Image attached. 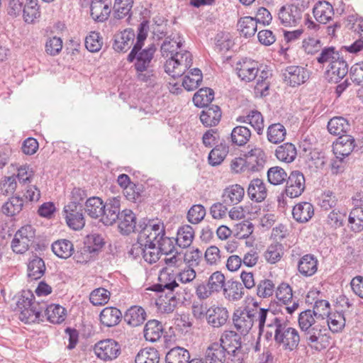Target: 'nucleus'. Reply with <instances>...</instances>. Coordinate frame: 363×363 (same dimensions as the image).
I'll list each match as a JSON object with an SVG mask.
<instances>
[{
	"label": "nucleus",
	"instance_id": "24",
	"mask_svg": "<svg viewBox=\"0 0 363 363\" xmlns=\"http://www.w3.org/2000/svg\"><path fill=\"white\" fill-rule=\"evenodd\" d=\"M228 318V311L224 307L212 306L208 308L206 317L208 323L213 328H220L225 324Z\"/></svg>",
	"mask_w": 363,
	"mask_h": 363
},
{
	"label": "nucleus",
	"instance_id": "49",
	"mask_svg": "<svg viewBox=\"0 0 363 363\" xmlns=\"http://www.w3.org/2000/svg\"><path fill=\"white\" fill-rule=\"evenodd\" d=\"M202 79L201 71L198 68H194L184 77L182 85L186 90L194 91L199 86Z\"/></svg>",
	"mask_w": 363,
	"mask_h": 363
},
{
	"label": "nucleus",
	"instance_id": "17",
	"mask_svg": "<svg viewBox=\"0 0 363 363\" xmlns=\"http://www.w3.org/2000/svg\"><path fill=\"white\" fill-rule=\"evenodd\" d=\"M248 310L249 306H246L243 309L236 310L233 314L234 326L242 335H247L253 327Z\"/></svg>",
	"mask_w": 363,
	"mask_h": 363
},
{
	"label": "nucleus",
	"instance_id": "32",
	"mask_svg": "<svg viewBox=\"0 0 363 363\" xmlns=\"http://www.w3.org/2000/svg\"><path fill=\"white\" fill-rule=\"evenodd\" d=\"M145 311L141 307L134 306L127 310L124 315L125 321L132 327L142 325L146 320Z\"/></svg>",
	"mask_w": 363,
	"mask_h": 363
},
{
	"label": "nucleus",
	"instance_id": "5",
	"mask_svg": "<svg viewBox=\"0 0 363 363\" xmlns=\"http://www.w3.org/2000/svg\"><path fill=\"white\" fill-rule=\"evenodd\" d=\"M300 342V335L296 328L288 327L286 323L284 325L279 324L277 327L275 342L282 346L284 350L293 351L298 347Z\"/></svg>",
	"mask_w": 363,
	"mask_h": 363
},
{
	"label": "nucleus",
	"instance_id": "23",
	"mask_svg": "<svg viewBox=\"0 0 363 363\" xmlns=\"http://www.w3.org/2000/svg\"><path fill=\"white\" fill-rule=\"evenodd\" d=\"M240 336L233 331H227L222 335L218 344H222V347L226 349L228 354L230 353H238L241 349V341Z\"/></svg>",
	"mask_w": 363,
	"mask_h": 363
},
{
	"label": "nucleus",
	"instance_id": "10",
	"mask_svg": "<svg viewBox=\"0 0 363 363\" xmlns=\"http://www.w3.org/2000/svg\"><path fill=\"white\" fill-rule=\"evenodd\" d=\"M302 13V10L298 6L290 4L281 7L278 17L283 26H296L301 23Z\"/></svg>",
	"mask_w": 363,
	"mask_h": 363
},
{
	"label": "nucleus",
	"instance_id": "46",
	"mask_svg": "<svg viewBox=\"0 0 363 363\" xmlns=\"http://www.w3.org/2000/svg\"><path fill=\"white\" fill-rule=\"evenodd\" d=\"M104 208L105 204L99 197H91L85 203V211L93 218H101Z\"/></svg>",
	"mask_w": 363,
	"mask_h": 363
},
{
	"label": "nucleus",
	"instance_id": "31",
	"mask_svg": "<svg viewBox=\"0 0 363 363\" xmlns=\"http://www.w3.org/2000/svg\"><path fill=\"white\" fill-rule=\"evenodd\" d=\"M318 269V260L313 255L303 256L298 262V270L304 277L313 275Z\"/></svg>",
	"mask_w": 363,
	"mask_h": 363
},
{
	"label": "nucleus",
	"instance_id": "52",
	"mask_svg": "<svg viewBox=\"0 0 363 363\" xmlns=\"http://www.w3.org/2000/svg\"><path fill=\"white\" fill-rule=\"evenodd\" d=\"M329 330L333 333H341L345 327L346 319L342 312L331 313L327 317Z\"/></svg>",
	"mask_w": 363,
	"mask_h": 363
},
{
	"label": "nucleus",
	"instance_id": "44",
	"mask_svg": "<svg viewBox=\"0 0 363 363\" xmlns=\"http://www.w3.org/2000/svg\"><path fill=\"white\" fill-rule=\"evenodd\" d=\"M194 237V230L189 225H184L177 230L176 243L182 248H186L191 245Z\"/></svg>",
	"mask_w": 363,
	"mask_h": 363
},
{
	"label": "nucleus",
	"instance_id": "61",
	"mask_svg": "<svg viewBox=\"0 0 363 363\" xmlns=\"http://www.w3.org/2000/svg\"><path fill=\"white\" fill-rule=\"evenodd\" d=\"M315 313L312 310L308 309L302 311L298 315V325L302 332H305L311 328L318 325L315 321Z\"/></svg>",
	"mask_w": 363,
	"mask_h": 363
},
{
	"label": "nucleus",
	"instance_id": "62",
	"mask_svg": "<svg viewBox=\"0 0 363 363\" xmlns=\"http://www.w3.org/2000/svg\"><path fill=\"white\" fill-rule=\"evenodd\" d=\"M133 0H116L114 16L121 19L129 15L133 7Z\"/></svg>",
	"mask_w": 363,
	"mask_h": 363
},
{
	"label": "nucleus",
	"instance_id": "7",
	"mask_svg": "<svg viewBox=\"0 0 363 363\" xmlns=\"http://www.w3.org/2000/svg\"><path fill=\"white\" fill-rule=\"evenodd\" d=\"M84 206L82 203L69 202L64 208L65 220L67 225L74 230H79L85 225L84 216Z\"/></svg>",
	"mask_w": 363,
	"mask_h": 363
},
{
	"label": "nucleus",
	"instance_id": "33",
	"mask_svg": "<svg viewBox=\"0 0 363 363\" xmlns=\"http://www.w3.org/2000/svg\"><path fill=\"white\" fill-rule=\"evenodd\" d=\"M292 214L296 221L306 223L314 214L313 206L308 202L299 203L294 207Z\"/></svg>",
	"mask_w": 363,
	"mask_h": 363
},
{
	"label": "nucleus",
	"instance_id": "22",
	"mask_svg": "<svg viewBox=\"0 0 363 363\" xmlns=\"http://www.w3.org/2000/svg\"><path fill=\"white\" fill-rule=\"evenodd\" d=\"M355 147V140L350 135H345L339 137L335 146L333 151L335 157H345L351 154Z\"/></svg>",
	"mask_w": 363,
	"mask_h": 363
},
{
	"label": "nucleus",
	"instance_id": "56",
	"mask_svg": "<svg viewBox=\"0 0 363 363\" xmlns=\"http://www.w3.org/2000/svg\"><path fill=\"white\" fill-rule=\"evenodd\" d=\"M214 99V91L212 89L205 87L200 89L193 97V102L197 107H206Z\"/></svg>",
	"mask_w": 363,
	"mask_h": 363
},
{
	"label": "nucleus",
	"instance_id": "58",
	"mask_svg": "<svg viewBox=\"0 0 363 363\" xmlns=\"http://www.w3.org/2000/svg\"><path fill=\"white\" fill-rule=\"evenodd\" d=\"M347 214L345 211L333 209L326 218V223L333 229H337L342 227L346 221Z\"/></svg>",
	"mask_w": 363,
	"mask_h": 363
},
{
	"label": "nucleus",
	"instance_id": "57",
	"mask_svg": "<svg viewBox=\"0 0 363 363\" xmlns=\"http://www.w3.org/2000/svg\"><path fill=\"white\" fill-rule=\"evenodd\" d=\"M240 33L245 37L253 36L257 30V23L251 16L241 18L238 23Z\"/></svg>",
	"mask_w": 363,
	"mask_h": 363
},
{
	"label": "nucleus",
	"instance_id": "63",
	"mask_svg": "<svg viewBox=\"0 0 363 363\" xmlns=\"http://www.w3.org/2000/svg\"><path fill=\"white\" fill-rule=\"evenodd\" d=\"M206 213V211L203 206L195 204L188 211L186 218L191 224H198L203 220Z\"/></svg>",
	"mask_w": 363,
	"mask_h": 363
},
{
	"label": "nucleus",
	"instance_id": "38",
	"mask_svg": "<svg viewBox=\"0 0 363 363\" xmlns=\"http://www.w3.org/2000/svg\"><path fill=\"white\" fill-rule=\"evenodd\" d=\"M21 15L26 23H33L40 16L38 0H26Z\"/></svg>",
	"mask_w": 363,
	"mask_h": 363
},
{
	"label": "nucleus",
	"instance_id": "2",
	"mask_svg": "<svg viewBox=\"0 0 363 363\" xmlns=\"http://www.w3.org/2000/svg\"><path fill=\"white\" fill-rule=\"evenodd\" d=\"M182 38L177 34L167 37L161 45L162 56L167 58L164 64V71L173 78L182 76L192 64V55L183 50Z\"/></svg>",
	"mask_w": 363,
	"mask_h": 363
},
{
	"label": "nucleus",
	"instance_id": "41",
	"mask_svg": "<svg viewBox=\"0 0 363 363\" xmlns=\"http://www.w3.org/2000/svg\"><path fill=\"white\" fill-rule=\"evenodd\" d=\"M251 138L250 130L243 125L235 127L230 133V142L237 146H243L247 143Z\"/></svg>",
	"mask_w": 363,
	"mask_h": 363
},
{
	"label": "nucleus",
	"instance_id": "18",
	"mask_svg": "<svg viewBox=\"0 0 363 363\" xmlns=\"http://www.w3.org/2000/svg\"><path fill=\"white\" fill-rule=\"evenodd\" d=\"M276 296L277 299L284 304V309L289 313L292 314L298 307V303L294 301L292 306H289L293 298L292 289L286 283H281L277 289Z\"/></svg>",
	"mask_w": 363,
	"mask_h": 363
},
{
	"label": "nucleus",
	"instance_id": "55",
	"mask_svg": "<svg viewBox=\"0 0 363 363\" xmlns=\"http://www.w3.org/2000/svg\"><path fill=\"white\" fill-rule=\"evenodd\" d=\"M286 321L280 317L275 316L273 312L269 316L267 323H265L264 331L262 334L266 340H270L272 338L275 340V335L277 333V327L279 324L284 325Z\"/></svg>",
	"mask_w": 363,
	"mask_h": 363
},
{
	"label": "nucleus",
	"instance_id": "42",
	"mask_svg": "<svg viewBox=\"0 0 363 363\" xmlns=\"http://www.w3.org/2000/svg\"><path fill=\"white\" fill-rule=\"evenodd\" d=\"M45 271V265L43 259L34 256L28 264V277L30 281L41 278Z\"/></svg>",
	"mask_w": 363,
	"mask_h": 363
},
{
	"label": "nucleus",
	"instance_id": "60",
	"mask_svg": "<svg viewBox=\"0 0 363 363\" xmlns=\"http://www.w3.org/2000/svg\"><path fill=\"white\" fill-rule=\"evenodd\" d=\"M341 56V53L336 50L335 48L325 47L323 49L321 48L320 53L316 57V60L319 64L329 62L331 65L332 62L339 60Z\"/></svg>",
	"mask_w": 363,
	"mask_h": 363
},
{
	"label": "nucleus",
	"instance_id": "51",
	"mask_svg": "<svg viewBox=\"0 0 363 363\" xmlns=\"http://www.w3.org/2000/svg\"><path fill=\"white\" fill-rule=\"evenodd\" d=\"M45 315L48 320L54 324H60L62 323L66 317V310L60 305L52 304L45 306Z\"/></svg>",
	"mask_w": 363,
	"mask_h": 363
},
{
	"label": "nucleus",
	"instance_id": "4",
	"mask_svg": "<svg viewBox=\"0 0 363 363\" xmlns=\"http://www.w3.org/2000/svg\"><path fill=\"white\" fill-rule=\"evenodd\" d=\"M138 240L146 243L157 245L163 235L165 229L163 223L159 220L143 218L138 223Z\"/></svg>",
	"mask_w": 363,
	"mask_h": 363
},
{
	"label": "nucleus",
	"instance_id": "19",
	"mask_svg": "<svg viewBox=\"0 0 363 363\" xmlns=\"http://www.w3.org/2000/svg\"><path fill=\"white\" fill-rule=\"evenodd\" d=\"M121 212L120 200L113 198L105 203L104 211L100 220L105 225H111L118 220Z\"/></svg>",
	"mask_w": 363,
	"mask_h": 363
},
{
	"label": "nucleus",
	"instance_id": "20",
	"mask_svg": "<svg viewBox=\"0 0 363 363\" xmlns=\"http://www.w3.org/2000/svg\"><path fill=\"white\" fill-rule=\"evenodd\" d=\"M245 189L240 184H232L224 189L222 201L228 206L237 205L243 199Z\"/></svg>",
	"mask_w": 363,
	"mask_h": 363
},
{
	"label": "nucleus",
	"instance_id": "26",
	"mask_svg": "<svg viewBox=\"0 0 363 363\" xmlns=\"http://www.w3.org/2000/svg\"><path fill=\"white\" fill-rule=\"evenodd\" d=\"M328 329L319 323L307 330L304 333V337L309 346L319 349L318 345L326 335Z\"/></svg>",
	"mask_w": 363,
	"mask_h": 363
},
{
	"label": "nucleus",
	"instance_id": "35",
	"mask_svg": "<svg viewBox=\"0 0 363 363\" xmlns=\"http://www.w3.org/2000/svg\"><path fill=\"white\" fill-rule=\"evenodd\" d=\"M100 321L106 327H113L119 323L122 318V313L119 309L115 307H106L100 313Z\"/></svg>",
	"mask_w": 363,
	"mask_h": 363
},
{
	"label": "nucleus",
	"instance_id": "43",
	"mask_svg": "<svg viewBox=\"0 0 363 363\" xmlns=\"http://www.w3.org/2000/svg\"><path fill=\"white\" fill-rule=\"evenodd\" d=\"M237 121L242 123H247L254 128L257 134L262 133L264 129V119L260 112L253 110L251 111L246 116H240Z\"/></svg>",
	"mask_w": 363,
	"mask_h": 363
},
{
	"label": "nucleus",
	"instance_id": "47",
	"mask_svg": "<svg viewBox=\"0 0 363 363\" xmlns=\"http://www.w3.org/2000/svg\"><path fill=\"white\" fill-rule=\"evenodd\" d=\"M229 152V147L226 143H220L216 145L208 155V162L211 166H218L222 163Z\"/></svg>",
	"mask_w": 363,
	"mask_h": 363
},
{
	"label": "nucleus",
	"instance_id": "8",
	"mask_svg": "<svg viewBox=\"0 0 363 363\" xmlns=\"http://www.w3.org/2000/svg\"><path fill=\"white\" fill-rule=\"evenodd\" d=\"M96 355L102 360L110 361L116 359L121 352L120 345L112 339L97 342L94 348Z\"/></svg>",
	"mask_w": 363,
	"mask_h": 363
},
{
	"label": "nucleus",
	"instance_id": "39",
	"mask_svg": "<svg viewBox=\"0 0 363 363\" xmlns=\"http://www.w3.org/2000/svg\"><path fill=\"white\" fill-rule=\"evenodd\" d=\"M46 306L45 303H36L33 304L30 307L21 311L19 315L21 320L25 323H32L38 320L41 315L42 312L45 310Z\"/></svg>",
	"mask_w": 363,
	"mask_h": 363
},
{
	"label": "nucleus",
	"instance_id": "36",
	"mask_svg": "<svg viewBox=\"0 0 363 363\" xmlns=\"http://www.w3.org/2000/svg\"><path fill=\"white\" fill-rule=\"evenodd\" d=\"M91 16L95 21H106L111 13V6L104 4L101 0H92L90 6Z\"/></svg>",
	"mask_w": 363,
	"mask_h": 363
},
{
	"label": "nucleus",
	"instance_id": "27",
	"mask_svg": "<svg viewBox=\"0 0 363 363\" xmlns=\"http://www.w3.org/2000/svg\"><path fill=\"white\" fill-rule=\"evenodd\" d=\"M135 33L132 29H125L114 35L113 48L116 52H125L130 48Z\"/></svg>",
	"mask_w": 363,
	"mask_h": 363
},
{
	"label": "nucleus",
	"instance_id": "37",
	"mask_svg": "<svg viewBox=\"0 0 363 363\" xmlns=\"http://www.w3.org/2000/svg\"><path fill=\"white\" fill-rule=\"evenodd\" d=\"M144 337L147 341L155 342L160 339L163 334V326L157 320L147 322L144 328Z\"/></svg>",
	"mask_w": 363,
	"mask_h": 363
},
{
	"label": "nucleus",
	"instance_id": "48",
	"mask_svg": "<svg viewBox=\"0 0 363 363\" xmlns=\"http://www.w3.org/2000/svg\"><path fill=\"white\" fill-rule=\"evenodd\" d=\"M52 250L58 257L67 259L72 255L74 246L68 240H59L52 243Z\"/></svg>",
	"mask_w": 363,
	"mask_h": 363
},
{
	"label": "nucleus",
	"instance_id": "64",
	"mask_svg": "<svg viewBox=\"0 0 363 363\" xmlns=\"http://www.w3.org/2000/svg\"><path fill=\"white\" fill-rule=\"evenodd\" d=\"M110 295V292L104 288H98L91 291L89 300L94 306H101L108 303Z\"/></svg>",
	"mask_w": 363,
	"mask_h": 363
},
{
	"label": "nucleus",
	"instance_id": "9",
	"mask_svg": "<svg viewBox=\"0 0 363 363\" xmlns=\"http://www.w3.org/2000/svg\"><path fill=\"white\" fill-rule=\"evenodd\" d=\"M235 70L242 81L250 82L258 76L259 68L257 62L249 58H242L237 62Z\"/></svg>",
	"mask_w": 363,
	"mask_h": 363
},
{
	"label": "nucleus",
	"instance_id": "6",
	"mask_svg": "<svg viewBox=\"0 0 363 363\" xmlns=\"http://www.w3.org/2000/svg\"><path fill=\"white\" fill-rule=\"evenodd\" d=\"M35 238V229L30 225L21 228L15 234L11 242L14 252L23 254L31 246Z\"/></svg>",
	"mask_w": 363,
	"mask_h": 363
},
{
	"label": "nucleus",
	"instance_id": "1",
	"mask_svg": "<svg viewBox=\"0 0 363 363\" xmlns=\"http://www.w3.org/2000/svg\"><path fill=\"white\" fill-rule=\"evenodd\" d=\"M147 22H142L139 25L137 41L127 57L129 62H134L137 79L143 82H150L154 76L153 70L150 68L152 66V60L157 50L155 44L142 49L147 35Z\"/></svg>",
	"mask_w": 363,
	"mask_h": 363
},
{
	"label": "nucleus",
	"instance_id": "40",
	"mask_svg": "<svg viewBox=\"0 0 363 363\" xmlns=\"http://www.w3.org/2000/svg\"><path fill=\"white\" fill-rule=\"evenodd\" d=\"M245 294L242 284L238 281H228L226 286L223 289V295L225 298L230 301L240 300Z\"/></svg>",
	"mask_w": 363,
	"mask_h": 363
},
{
	"label": "nucleus",
	"instance_id": "45",
	"mask_svg": "<svg viewBox=\"0 0 363 363\" xmlns=\"http://www.w3.org/2000/svg\"><path fill=\"white\" fill-rule=\"evenodd\" d=\"M275 155L279 160L289 163L296 157V148L291 143H286L277 148Z\"/></svg>",
	"mask_w": 363,
	"mask_h": 363
},
{
	"label": "nucleus",
	"instance_id": "25",
	"mask_svg": "<svg viewBox=\"0 0 363 363\" xmlns=\"http://www.w3.org/2000/svg\"><path fill=\"white\" fill-rule=\"evenodd\" d=\"M222 113L220 107L216 105L206 106L201 111L200 120L206 127L217 125L221 118Z\"/></svg>",
	"mask_w": 363,
	"mask_h": 363
},
{
	"label": "nucleus",
	"instance_id": "21",
	"mask_svg": "<svg viewBox=\"0 0 363 363\" xmlns=\"http://www.w3.org/2000/svg\"><path fill=\"white\" fill-rule=\"evenodd\" d=\"M226 349L218 342H213L208 346L204 354L205 363H225Z\"/></svg>",
	"mask_w": 363,
	"mask_h": 363
},
{
	"label": "nucleus",
	"instance_id": "14",
	"mask_svg": "<svg viewBox=\"0 0 363 363\" xmlns=\"http://www.w3.org/2000/svg\"><path fill=\"white\" fill-rule=\"evenodd\" d=\"M248 306L252 325L258 324L259 335L261 336L264 331L265 323L272 311L268 308H261L257 301H254L251 306L248 305Z\"/></svg>",
	"mask_w": 363,
	"mask_h": 363
},
{
	"label": "nucleus",
	"instance_id": "11",
	"mask_svg": "<svg viewBox=\"0 0 363 363\" xmlns=\"http://www.w3.org/2000/svg\"><path fill=\"white\" fill-rule=\"evenodd\" d=\"M305 177L298 171H292L286 180L285 192L290 198H296L301 195L305 189Z\"/></svg>",
	"mask_w": 363,
	"mask_h": 363
},
{
	"label": "nucleus",
	"instance_id": "15",
	"mask_svg": "<svg viewBox=\"0 0 363 363\" xmlns=\"http://www.w3.org/2000/svg\"><path fill=\"white\" fill-rule=\"evenodd\" d=\"M116 221H118L119 231L123 235H128L140 230L138 224L137 225L136 216L130 209L123 210Z\"/></svg>",
	"mask_w": 363,
	"mask_h": 363
},
{
	"label": "nucleus",
	"instance_id": "3",
	"mask_svg": "<svg viewBox=\"0 0 363 363\" xmlns=\"http://www.w3.org/2000/svg\"><path fill=\"white\" fill-rule=\"evenodd\" d=\"M179 287L175 280L169 283L157 284L153 286V290L161 292L157 301V305L160 311L169 313L174 311L179 303L183 302L180 296H177L174 292V289Z\"/></svg>",
	"mask_w": 363,
	"mask_h": 363
},
{
	"label": "nucleus",
	"instance_id": "16",
	"mask_svg": "<svg viewBox=\"0 0 363 363\" xmlns=\"http://www.w3.org/2000/svg\"><path fill=\"white\" fill-rule=\"evenodd\" d=\"M245 157L246 167L248 170L257 172L264 169L266 163V155L262 149L259 147L252 148L247 152Z\"/></svg>",
	"mask_w": 363,
	"mask_h": 363
},
{
	"label": "nucleus",
	"instance_id": "29",
	"mask_svg": "<svg viewBox=\"0 0 363 363\" xmlns=\"http://www.w3.org/2000/svg\"><path fill=\"white\" fill-rule=\"evenodd\" d=\"M313 13L316 21L325 24L331 20L334 15L333 8L328 1H319L314 6Z\"/></svg>",
	"mask_w": 363,
	"mask_h": 363
},
{
	"label": "nucleus",
	"instance_id": "53",
	"mask_svg": "<svg viewBox=\"0 0 363 363\" xmlns=\"http://www.w3.org/2000/svg\"><path fill=\"white\" fill-rule=\"evenodd\" d=\"M190 358L187 350L181 347L172 348L166 354V363H187Z\"/></svg>",
	"mask_w": 363,
	"mask_h": 363
},
{
	"label": "nucleus",
	"instance_id": "30",
	"mask_svg": "<svg viewBox=\"0 0 363 363\" xmlns=\"http://www.w3.org/2000/svg\"><path fill=\"white\" fill-rule=\"evenodd\" d=\"M247 194L251 200L261 202L267 196V191L264 182L260 179H252L247 188Z\"/></svg>",
	"mask_w": 363,
	"mask_h": 363
},
{
	"label": "nucleus",
	"instance_id": "50",
	"mask_svg": "<svg viewBox=\"0 0 363 363\" xmlns=\"http://www.w3.org/2000/svg\"><path fill=\"white\" fill-rule=\"evenodd\" d=\"M23 199L19 196H11L1 207L2 213L8 216H14L23 209Z\"/></svg>",
	"mask_w": 363,
	"mask_h": 363
},
{
	"label": "nucleus",
	"instance_id": "28",
	"mask_svg": "<svg viewBox=\"0 0 363 363\" xmlns=\"http://www.w3.org/2000/svg\"><path fill=\"white\" fill-rule=\"evenodd\" d=\"M348 72V65L343 57H340L339 60L332 62L327 73L330 77V80L337 83L343 79Z\"/></svg>",
	"mask_w": 363,
	"mask_h": 363
},
{
	"label": "nucleus",
	"instance_id": "13",
	"mask_svg": "<svg viewBox=\"0 0 363 363\" xmlns=\"http://www.w3.org/2000/svg\"><path fill=\"white\" fill-rule=\"evenodd\" d=\"M353 201L355 207L350 213L348 223L352 231L359 233L363 230V207L358 206L363 203V194H357Z\"/></svg>",
	"mask_w": 363,
	"mask_h": 363
},
{
	"label": "nucleus",
	"instance_id": "12",
	"mask_svg": "<svg viewBox=\"0 0 363 363\" xmlns=\"http://www.w3.org/2000/svg\"><path fill=\"white\" fill-rule=\"evenodd\" d=\"M284 81L290 86H299L306 82L309 74L306 69L300 66H289L282 73Z\"/></svg>",
	"mask_w": 363,
	"mask_h": 363
},
{
	"label": "nucleus",
	"instance_id": "34",
	"mask_svg": "<svg viewBox=\"0 0 363 363\" xmlns=\"http://www.w3.org/2000/svg\"><path fill=\"white\" fill-rule=\"evenodd\" d=\"M350 129V122L342 116L333 117L328 123V131L335 135H345Z\"/></svg>",
	"mask_w": 363,
	"mask_h": 363
},
{
	"label": "nucleus",
	"instance_id": "59",
	"mask_svg": "<svg viewBox=\"0 0 363 363\" xmlns=\"http://www.w3.org/2000/svg\"><path fill=\"white\" fill-rule=\"evenodd\" d=\"M160 355L155 348H145L138 353L135 363H159Z\"/></svg>",
	"mask_w": 363,
	"mask_h": 363
},
{
	"label": "nucleus",
	"instance_id": "54",
	"mask_svg": "<svg viewBox=\"0 0 363 363\" xmlns=\"http://www.w3.org/2000/svg\"><path fill=\"white\" fill-rule=\"evenodd\" d=\"M286 135L285 127L279 123L272 124L267 128V140L273 144H278L284 141Z\"/></svg>",
	"mask_w": 363,
	"mask_h": 363
}]
</instances>
